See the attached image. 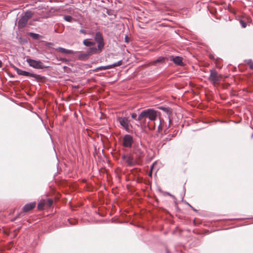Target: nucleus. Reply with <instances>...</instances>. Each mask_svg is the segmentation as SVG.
I'll use <instances>...</instances> for the list:
<instances>
[{"label": "nucleus", "mask_w": 253, "mask_h": 253, "mask_svg": "<svg viewBox=\"0 0 253 253\" xmlns=\"http://www.w3.org/2000/svg\"><path fill=\"white\" fill-rule=\"evenodd\" d=\"M158 111L153 109H147L142 111L139 115L137 120L141 122L144 126L150 128L149 122L146 121V118H148L150 121H154L158 116Z\"/></svg>", "instance_id": "f257e3e1"}, {"label": "nucleus", "mask_w": 253, "mask_h": 253, "mask_svg": "<svg viewBox=\"0 0 253 253\" xmlns=\"http://www.w3.org/2000/svg\"><path fill=\"white\" fill-rule=\"evenodd\" d=\"M133 151L138 157L141 158L144 155L145 147L141 142H135L133 146Z\"/></svg>", "instance_id": "f03ea898"}, {"label": "nucleus", "mask_w": 253, "mask_h": 253, "mask_svg": "<svg viewBox=\"0 0 253 253\" xmlns=\"http://www.w3.org/2000/svg\"><path fill=\"white\" fill-rule=\"evenodd\" d=\"M33 15V13L31 11H26L18 21V27L24 28L26 25L28 21L32 18Z\"/></svg>", "instance_id": "7ed1b4c3"}, {"label": "nucleus", "mask_w": 253, "mask_h": 253, "mask_svg": "<svg viewBox=\"0 0 253 253\" xmlns=\"http://www.w3.org/2000/svg\"><path fill=\"white\" fill-rule=\"evenodd\" d=\"M11 66L16 72L17 74L18 75L33 77L34 78L37 80L40 79V75H39L31 73L26 71L22 70L14 65H11Z\"/></svg>", "instance_id": "20e7f679"}, {"label": "nucleus", "mask_w": 253, "mask_h": 253, "mask_svg": "<svg viewBox=\"0 0 253 253\" xmlns=\"http://www.w3.org/2000/svg\"><path fill=\"white\" fill-rule=\"evenodd\" d=\"M221 78V75L219 74L215 70H210V75L209 77V81L214 85L218 84Z\"/></svg>", "instance_id": "39448f33"}, {"label": "nucleus", "mask_w": 253, "mask_h": 253, "mask_svg": "<svg viewBox=\"0 0 253 253\" xmlns=\"http://www.w3.org/2000/svg\"><path fill=\"white\" fill-rule=\"evenodd\" d=\"M117 122L119 123L120 125L123 128L128 132L130 131V126L132 127L130 124V122L126 117H118L117 118Z\"/></svg>", "instance_id": "423d86ee"}, {"label": "nucleus", "mask_w": 253, "mask_h": 253, "mask_svg": "<svg viewBox=\"0 0 253 253\" xmlns=\"http://www.w3.org/2000/svg\"><path fill=\"white\" fill-rule=\"evenodd\" d=\"M26 62L30 67L35 69H43L46 68L40 60H35L31 58H27Z\"/></svg>", "instance_id": "0eeeda50"}, {"label": "nucleus", "mask_w": 253, "mask_h": 253, "mask_svg": "<svg viewBox=\"0 0 253 253\" xmlns=\"http://www.w3.org/2000/svg\"><path fill=\"white\" fill-rule=\"evenodd\" d=\"M94 40L97 43L99 51L101 52L105 45L102 34L100 32H96L94 36Z\"/></svg>", "instance_id": "6e6552de"}, {"label": "nucleus", "mask_w": 253, "mask_h": 253, "mask_svg": "<svg viewBox=\"0 0 253 253\" xmlns=\"http://www.w3.org/2000/svg\"><path fill=\"white\" fill-rule=\"evenodd\" d=\"M133 143V137L130 134H126L123 138V145L126 148H131Z\"/></svg>", "instance_id": "1a4fd4ad"}, {"label": "nucleus", "mask_w": 253, "mask_h": 253, "mask_svg": "<svg viewBox=\"0 0 253 253\" xmlns=\"http://www.w3.org/2000/svg\"><path fill=\"white\" fill-rule=\"evenodd\" d=\"M123 162L127 166L133 167L136 164V162L130 155H124L122 157Z\"/></svg>", "instance_id": "9d476101"}, {"label": "nucleus", "mask_w": 253, "mask_h": 253, "mask_svg": "<svg viewBox=\"0 0 253 253\" xmlns=\"http://www.w3.org/2000/svg\"><path fill=\"white\" fill-rule=\"evenodd\" d=\"M171 60L177 65L182 66L184 65L182 60L183 58L180 56L172 57L170 59Z\"/></svg>", "instance_id": "9b49d317"}, {"label": "nucleus", "mask_w": 253, "mask_h": 253, "mask_svg": "<svg viewBox=\"0 0 253 253\" xmlns=\"http://www.w3.org/2000/svg\"><path fill=\"white\" fill-rule=\"evenodd\" d=\"M35 206H36L35 202L27 204L23 207V211L24 212H28V211H30V210H32L33 209H34L35 207Z\"/></svg>", "instance_id": "f8f14e48"}, {"label": "nucleus", "mask_w": 253, "mask_h": 253, "mask_svg": "<svg viewBox=\"0 0 253 253\" xmlns=\"http://www.w3.org/2000/svg\"><path fill=\"white\" fill-rule=\"evenodd\" d=\"M165 62V58L164 57L160 56L157 59L152 62V64L154 66H158L163 64Z\"/></svg>", "instance_id": "ddd939ff"}, {"label": "nucleus", "mask_w": 253, "mask_h": 253, "mask_svg": "<svg viewBox=\"0 0 253 253\" xmlns=\"http://www.w3.org/2000/svg\"><path fill=\"white\" fill-rule=\"evenodd\" d=\"M56 50L58 52L66 54H72L74 53V51L72 50L67 49L63 47H59L56 48Z\"/></svg>", "instance_id": "4468645a"}, {"label": "nucleus", "mask_w": 253, "mask_h": 253, "mask_svg": "<svg viewBox=\"0 0 253 253\" xmlns=\"http://www.w3.org/2000/svg\"><path fill=\"white\" fill-rule=\"evenodd\" d=\"M87 52L89 54V56L92 54H95L100 52L99 51L98 47L97 48L95 47H90Z\"/></svg>", "instance_id": "2eb2a0df"}, {"label": "nucleus", "mask_w": 253, "mask_h": 253, "mask_svg": "<svg viewBox=\"0 0 253 253\" xmlns=\"http://www.w3.org/2000/svg\"><path fill=\"white\" fill-rule=\"evenodd\" d=\"M89 57V54L86 51L84 53H82L78 55V58L80 60H86Z\"/></svg>", "instance_id": "dca6fc26"}, {"label": "nucleus", "mask_w": 253, "mask_h": 253, "mask_svg": "<svg viewBox=\"0 0 253 253\" xmlns=\"http://www.w3.org/2000/svg\"><path fill=\"white\" fill-rule=\"evenodd\" d=\"M160 109L166 112L169 115H169L172 113L171 109L169 107H161L160 108Z\"/></svg>", "instance_id": "f3484780"}, {"label": "nucleus", "mask_w": 253, "mask_h": 253, "mask_svg": "<svg viewBox=\"0 0 253 253\" xmlns=\"http://www.w3.org/2000/svg\"><path fill=\"white\" fill-rule=\"evenodd\" d=\"M83 44L86 46H89L94 45L95 42H93L89 41L88 39H85L83 41Z\"/></svg>", "instance_id": "a211bd4d"}, {"label": "nucleus", "mask_w": 253, "mask_h": 253, "mask_svg": "<svg viewBox=\"0 0 253 253\" xmlns=\"http://www.w3.org/2000/svg\"><path fill=\"white\" fill-rule=\"evenodd\" d=\"M63 19L67 21V22H71L74 19V18L71 16H70V15H65L63 17Z\"/></svg>", "instance_id": "6ab92c4d"}, {"label": "nucleus", "mask_w": 253, "mask_h": 253, "mask_svg": "<svg viewBox=\"0 0 253 253\" xmlns=\"http://www.w3.org/2000/svg\"><path fill=\"white\" fill-rule=\"evenodd\" d=\"M246 63L250 66V68L253 70V62L251 59H248L245 61Z\"/></svg>", "instance_id": "aec40b11"}, {"label": "nucleus", "mask_w": 253, "mask_h": 253, "mask_svg": "<svg viewBox=\"0 0 253 253\" xmlns=\"http://www.w3.org/2000/svg\"><path fill=\"white\" fill-rule=\"evenodd\" d=\"M122 64V60H120L117 62L114 63L113 64V68L117 67V66H120Z\"/></svg>", "instance_id": "412c9836"}, {"label": "nucleus", "mask_w": 253, "mask_h": 253, "mask_svg": "<svg viewBox=\"0 0 253 253\" xmlns=\"http://www.w3.org/2000/svg\"><path fill=\"white\" fill-rule=\"evenodd\" d=\"M30 35L34 39H38L39 37V34H35V33H30Z\"/></svg>", "instance_id": "4be33fe9"}, {"label": "nucleus", "mask_w": 253, "mask_h": 253, "mask_svg": "<svg viewBox=\"0 0 253 253\" xmlns=\"http://www.w3.org/2000/svg\"><path fill=\"white\" fill-rule=\"evenodd\" d=\"M44 204L42 203H39L38 205V208L39 210H42L43 209Z\"/></svg>", "instance_id": "5701e85b"}, {"label": "nucleus", "mask_w": 253, "mask_h": 253, "mask_svg": "<svg viewBox=\"0 0 253 253\" xmlns=\"http://www.w3.org/2000/svg\"><path fill=\"white\" fill-rule=\"evenodd\" d=\"M102 70H106L105 66L98 67L95 70V71H100Z\"/></svg>", "instance_id": "b1692460"}, {"label": "nucleus", "mask_w": 253, "mask_h": 253, "mask_svg": "<svg viewBox=\"0 0 253 253\" xmlns=\"http://www.w3.org/2000/svg\"><path fill=\"white\" fill-rule=\"evenodd\" d=\"M240 24H241V26H242V27L243 28H246V27L247 24H246V23L245 22H244V21L241 20L240 21Z\"/></svg>", "instance_id": "393cba45"}, {"label": "nucleus", "mask_w": 253, "mask_h": 253, "mask_svg": "<svg viewBox=\"0 0 253 253\" xmlns=\"http://www.w3.org/2000/svg\"><path fill=\"white\" fill-rule=\"evenodd\" d=\"M80 32L83 34H87V31L84 29H81L80 30Z\"/></svg>", "instance_id": "a878e982"}, {"label": "nucleus", "mask_w": 253, "mask_h": 253, "mask_svg": "<svg viewBox=\"0 0 253 253\" xmlns=\"http://www.w3.org/2000/svg\"><path fill=\"white\" fill-rule=\"evenodd\" d=\"M106 70L113 68V64L105 66Z\"/></svg>", "instance_id": "bb28decb"}, {"label": "nucleus", "mask_w": 253, "mask_h": 253, "mask_svg": "<svg viewBox=\"0 0 253 253\" xmlns=\"http://www.w3.org/2000/svg\"><path fill=\"white\" fill-rule=\"evenodd\" d=\"M137 116V115L136 113H132L131 114V118L133 119H136Z\"/></svg>", "instance_id": "cd10ccee"}, {"label": "nucleus", "mask_w": 253, "mask_h": 253, "mask_svg": "<svg viewBox=\"0 0 253 253\" xmlns=\"http://www.w3.org/2000/svg\"><path fill=\"white\" fill-rule=\"evenodd\" d=\"M166 195H169V196H171V197H173V198H174V197L173 195H172L171 194H170L169 193V192H166Z\"/></svg>", "instance_id": "c85d7f7f"}, {"label": "nucleus", "mask_w": 253, "mask_h": 253, "mask_svg": "<svg viewBox=\"0 0 253 253\" xmlns=\"http://www.w3.org/2000/svg\"><path fill=\"white\" fill-rule=\"evenodd\" d=\"M2 66V62L0 60V68Z\"/></svg>", "instance_id": "c756f323"}, {"label": "nucleus", "mask_w": 253, "mask_h": 253, "mask_svg": "<svg viewBox=\"0 0 253 253\" xmlns=\"http://www.w3.org/2000/svg\"><path fill=\"white\" fill-rule=\"evenodd\" d=\"M49 204L50 205H51L52 204V201H49Z\"/></svg>", "instance_id": "7c9ffc66"}, {"label": "nucleus", "mask_w": 253, "mask_h": 253, "mask_svg": "<svg viewBox=\"0 0 253 253\" xmlns=\"http://www.w3.org/2000/svg\"><path fill=\"white\" fill-rule=\"evenodd\" d=\"M167 253H170L169 251V250H167Z\"/></svg>", "instance_id": "2f4dec72"}, {"label": "nucleus", "mask_w": 253, "mask_h": 253, "mask_svg": "<svg viewBox=\"0 0 253 253\" xmlns=\"http://www.w3.org/2000/svg\"><path fill=\"white\" fill-rule=\"evenodd\" d=\"M125 39H126V42H128V41H127V39H126V37Z\"/></svg>", "instance_id": "473e14b6"}]
</instances>
